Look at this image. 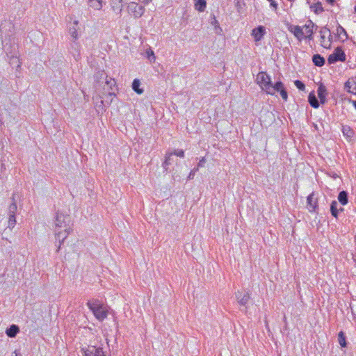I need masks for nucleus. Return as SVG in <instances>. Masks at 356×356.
Instances as JSON below:
<instances>
[{
	"mask_svg": "<svg viewBox=\"0 0 356 356\" xmlns=\"http://www.w3.org/2000/svg\"><path fill=\"white\" fill-rule=\"evenodd\" d=\"M318 97L321 104H325L326 102L327 89L326 87L321 84L317 90Z\"/></svg>",
	"mask_w": 356,
	"mask_h": 356,
	"instance_id": "obj_13",
	"label": "nucleus"
},
{
	"mask_svg": "<svg viewBox=\"0 0 356 356\" xmlns=\"http://www.w3.org/2000/svg\"><path fill=\"white\" fill-rule=\"evenodd\" d=\"M198 171V168H193L189 173L188 176V179L190 180V179H193L194 178V176H195V174L196 172Z\"/></svg>",
	"mask_w": 356,
	"mask_h": 356,
	"instance_id": "obj_39",
	"label": "nucleus"
},
{
	"mask_svg": "<svg viewBox=\"0 0 356 356\" xmlns=\"http://www.w3.org/2000/svg\"><path fill=\"white\" fill-rule=\"evenodd\" d=\"M338 200L342 205H346L348 203V193L344 191H341L338 195Z\"/></svg>",
	"mask_w": 356,
	"mask_h": 356,
	"instance_id": "obj_26",
	"label": "nucleus"
},
{
	"mask_svg": "<svg viewBox=\"0 0 356 356\" xmlns=\"http://www.w3.org/2000/svg\"><path fill=\"white\" fill-rule=\"evenodd\" d=\"M266 29L263 26H259L252 31L251 35L255 42H259L266 34Z\"/></svg>",
	"mask_w": 356,
	"mask_h": 356,
	"instance_id": "obj_11",
	"label": "nucleus"
},
{
	"mask_svg": "<svg viewBox=\"0 0 356 356\" xmlns=\"http://www.w3.org/2000/svg\"><path fill=\"white\" fill-rule=\"evenodd\" d=\"M307 207L310 211H314L317 207V200L314 193H311L307 199Z\"/></svg>",
	"mask_w": 356,
	"mask_h": 356,
	"instance_id": "obj_15",
	"label": "nucleus"
},
{
	"mask_svg": "<svg viewBox=\"0 0 356 356\" xmlns=\"http://www.w3.org/2000/svg\"><path fill=\"white\" fill-rule=\"evenodd\" d=\"M172 153V155H176L179 157L183 158L184 157V152L182 149H177L175 150Z\"/></svg>",
	"mask_w": 356,
	"mask_h": 356,
	"instance_id": "obj_38",
	"label": "nucleus"
},
{
	"mask_svg": "<svg viewBox=\"0 0 356 356\" xmlns=\"http://www.w3.org/2000/svg\"><path fill=\"white\" fill-rule=\"evenodd\" d=\"M312 60L315 65L321 67L325 64V59L320 54H315L312 57Z\"/></svg>",
	"mask_w": 356,
	"mask_h": 356,
	"instance_id": "obj_20",
	"label": "nucleus"
},
{
	"mask_svg": "<svg viewBox=\"0 0 356 356\" xmlns=\"http://www.w3.org/2000/svg\"><path fill=\"white\" fill-rule=\"evenodd\" d=\"M337 205H338V203L335 200L332 201L331 203V205H330L331 213L335 218L337 217L338 212H339V210L337 209Z\"/></svg>",
	"mask_w": 356,
	"mask_h": 356,
	"instance_id": "obj_29",
	"label": "nucleus"
},
{
	"mask_svg": "<svg viewBox=\"0 0 356 356\" xmlns=\"http://www.w3.org/2000/svg\"><path fill=\"white\" fill-rule=\"evenodd\" d=\"M88 6L95 10H99L102 8V0H88Z\"/></svg>",
	"mask_w": 356,
	"mask_h": 356,
	"instance_id": "obj_18",
	"label": "nucleus"
},
{
	"mask_svg": "<svg viewBox=\"0 0 356 356\" xmlns=\"http://www.w3.org/2000/svg\"><path fill=\"white\" fill-rule=\"evenodd\" d=\"M338 341L341 347L346 346V337L342 331H341L338 334Z\"/></svg>",
	"mask_w": 356,
	"mask_h": 356,
	"instance_id": "obj_31",
	"label": "nucleus"
},
{
	"mask_svg": "<svg viewBox=\"0 0 356 356\" xmlns=\"http://www.w3.org/2000/svg\"><path fill=\"white\" fill-rule=\"evenodd\" d=\"M104 90H107L108 91L104 93V95H107L110 97L115 95V90H117L116 82L115 79L112 78L106 77V80L105 81V86L104 87Z\"/></svg>",
	"mask_w": 356,
	"mask_h": 356,
	"instance_id": "obj_9",
	"label": "nucleus"
},
{
	"mask_svg": "<svg viewBox=\"0 0 356 356\" xmlns=\"http://www.w3.org/2000/svg\"><path fill=\"white\" fill-rule=\"evenodd\" d=\"M78 25H79V21L78 20H74L73 22H72V26L70 27V29H69V33L70 34V35L74 38V39H77L79 35H78Z\"/></svg>",
	"mask_w": 356,
	"mask_h": 356,
	"instance_id": "obj_17",
	"label": "nucleus"
},
{
	"mask_svg": "<svg viewBox=\"0 0 356 356\" xmlns=\"http://www.w3.org/2000/svg\"><path fill=\"white\" fill-rule=\"evenodd\" d=\"M308 101H309L310 105L313 108H318V106H319L318 101L317 98L316 97V96L313 93H310L309 95Z\"/></svg>",
	"mask_w": 356,
	"mask_h": 356,
	"instance_id": "obj_24",
	"label": "nucleus"
},
{
	"mask_svg": "<svg viewBox=\"0 0 356 356\" xmlns=\"http://www.w3.org/2000/svg\"><path fill=\"white\" fill-rule=\"evenodd\" d=\"M270 3V6L276 10L277 8V3L274 0H268Z\"/></svg>",
	"mask_w": 356,
	"mask_h": 356,
	"instance_id": "obj_42",
	"label": "nucleus"
},
{
	"mask_svg": "<svg viewBox=\"0 0 356 356\" xmlns=\"http://www.w3.org/2000/svg\"><path fill=\"white\" fill-rule=\"evenodd\" d=\"M342 132H343V135H345L348 137H351L353 134V130L350 128V127H348V126L343 127Z\"/></svg>",
	"mask_w": 356,
	"mask_h": 356,
	"instance_id": "obj_33",
	"label": "nucleus"
},
{
	"mask_svg": "<svg viewBox=\"0 0 356 356\" xmlns=\"http://www.w3.org/2000/svg\"><path fill=\"white\" fill-rule=\"evenodd\" d=\"M311 8L314 9L315 13L318 14L323 11V8L321 2H318L312 6H311Z\"/></svg>",
	"mask_w": 356,
	"mask_h": 356,
	"instance_id": "obj_32",
	"label": "nucleus"
},
{
	"mask_svg": "<svg viewBox=\"0 0 356 356\" xmlns=\"http://www.w3.org/2000/svg\"><path fill=\"white\" fill-rule=\"evenodd\" d=\"M337 35L339 39L342 41L348 38V34L346 30L341 25H339L337 28Z\"/></svg>",
	"mask_w": 356,
	"mask_h": 356,
	"instance_id": "obj_19",
	"label": "nucleus"
},
{
	"mask_svg": "<svg viewBox=\"0 0 356 356\" xmlns=\"http://www.w3.org/2000/svg\"><path fill=\"white\" fill-rule=\"evenodd\" d=\"M152 0H141V1L144 3H148L151 1Z\"/></svg>",
	"mask_w": 356,
	"mask_h": 356,
	"instance_id": "obj_45",
	"label": "nucleus"
},
{
	"mask_svg": "<svg viewBox=\"0 0 356 356\" xmlns=\"http://www.w3.org/2000/svg\"><path fill=\"white\" fill-rule=\"evenodd\" d=\"M71 218L69 214L64 213L60 211L56 213L54 220V229H62L70 228Z\"/></svg>",
	"mask_w": 356,
	"mask_h": 356,
	"instance_id": "obj_3",
	"label": "nucleus"
},
{
	"mask_svg": "<svg viewBox=\"0 0 356 356\" xmlns=\"http://www.w3.org/2000/svg\"><path fill=\"white\" fill-rule=\"evenodd\" d=\"M288 30L293 34L299 42H301L305 38L304 26H300L298 25L291 24L289 26Z\"/></svg>",
	"mask_w": 356,
	"mask_h": 356,
	"instance_id": "obj_8",
	"label": "nucleus"
},
{
	"mask_svg": "<svg viewBox=\"0 0 356 356\" xmlns=\"http://www.w3.org/2000/svg\"><path fill=\"white\" fill-rule=\"evenodd\" d=\"M17 207L16 202L14 201L8 207V214L15 215Z\"/></svg>",
	"mask_w": 356,
	"mask_h": 356,
	"instance_id": "obj_34",
	"label": "nucleus"
},
{
	"mask_svg": "<svg viewBox=\"0 0 356 356\" xmlns=\"http://www.w3.org/2000/svg\"><path fill=\"white\" fill-rule=\"evenodd\" d=\"M111 4L115 11L120 12L122 9V0H111Z\"/></svg>",
	"mask_w": 356,
	"mask_h": 356,
	"instance_id": "obj_23",
	"label": "nucleus"
},
{
	"mask_svg": "<svg viewBox=\"0 0 356 356\" xmlns=\"http://www.w3.org/2000/svg\"><path fill=\"white\" fill-rule=\"evenodd\" d=\"M84 356H109L106 355L100 347L95 346H88L86 350H83Z\"/></svg>",
	"mask_w": 356,
	"mask_h": 356,
	"instance_id": "obj_10",
	"label": "nucleus"
},
{
	"mask_svg": "<svg viewBox=\"0 0 356 356\" xmlns=\"http://www.w3.org/2000/svg\"><path fill=\"white\" fill-rule=\"evenodd\" d=\"M238 303L242 306L246 305L250 300V295L248 293L241 294L239 291L236 295Z\"/></svg>",
	"mask_w": 356,
	"mask_h": 356,
	"instance_id": "obj_14",
	"label": "nucleus"
},
{
	"mask_svg": "<svg viewBox=\"0 0 356 356\" xmlns=\"http://www.w3.org/2000/svg\"><path fill=\"white\" fill-rule=\"evenodd\" d=\"M344 87H345V88L347 90V91L348 92L352 93L353 90H350L351 88H352V85H351V83L349 81H347L345 83Z\"/></svg>",
	"mask_w": 356,
	"mask_h": 356,
	"instance_id": "obj_41",
	"label": "nucleus"
},
{
	"mask_svg": "<svg viewBox=\"0 0 356 356\" xmlns=\"http://www.w3.org/2000/svg\"><path fill=\"white\" fill-rule=\"evenodd\" d=\"M326 1L331 4V5H333V3H334L335 0H326Z\"/></svg>",
	"mask_w": 356,
	"mask_h": 356,
	"instance_id": "obj_44",
	"label": "nucleus"
},
{
	"mask_svg": "<svg viewBox=\"0 0 356 356\" xmlns=\"http://www.w3.org/2000/svg\"><path fill=\"white\" fill-rule=\"evenodd\" d=\"M206 163V159L204 157H202L198 162L197 165V167L196 168H198V169L200 168H202L204 166V164Z\"/></svg>",
	"mask_w": 356,
	"mask_h": 356,
	"instance_id": "obj_40",
	"label": "nucleus"
},
{
	"mask_svg": "<svg viewBox=\"0 0 356 356\" xmlns=\"http://www.w3.org/2000/svg\"><path fill=\"white\" fill-rule=\"evenodd\" d=\"M294 85L296 86L297 88H298L300 90H304L305 89V84L299 81V80H296L294 81Z\"/></svg>",
	"mask_w": 356,
	"mask_h": 356,
	"instance_id": "obj_36",
	"label": "nucleus"
},
{
	"mask_svg": "<svg viewBox=\"0 0 356 356\" xmlns=\"http://www.w3.org/2000/svg\"><path fill=\"white\" fill-rule=\"evenodd\" d=\"M145 56L148 58V60L151 63H154L156 60V56L153 51V50L151 49V47H149L145 51Z\"/></svg>",
	"mask_w": 356,
	"mask_h": 356,
	"instance_id": "obj_28",
	"label": "nucleus"
},
{
	"mask_svg": "<svg viewBox=\"0 0 356 356\" xmlns=\"http://www.w3.org/2000/svg\"><path fill=\"white\" fill-rule=\"evenodd\" d=\"M172 156V153L168 152L165 156V161L163 163V167L165 171L168 170V166L172 164L171 163V157Z\"/></svg>",
	"mask_w": 356,
	"mask_h": 356,
	"instance_id": "obj_27",
	"label": "nucleus"
},
{
	"mask_svg": "<svg viewBox=\"0 0 356 356\" xmlns=\"http://www.w3.org/2000/svg\"><path fill=\"white\" fill-rule=\"evenodd\" d=\"M256 81L261 89L266 94L275 95V84L272 83L270 76L266 72H259L257 75Z\"/></svg>",
	"mask_w": 356,
	"mask_h": 356,
	"instance_id": "obj_1",
	"label": "nucleus"
},
{
	"mask_svg": "<svg viewBox=\"0 0 356 356\" xmlns=\"http://www.w3.org/2000/svg\"><path fill=\"white\" fill-rule=\"evenodd\" d=\"M321 44L324 48H330L332 44V35L330 31L327 27L322 28L320 31Z\"/></svg>",
	"mask_w": 356,
	"mask_h": 356,
	"instance_id": "obj_4",
	"label": "nucleus"
},
{
	"mask_svg": "<svg viewBox=\"0 0 356 356\" xmlns=\"http://www.w3.org/2000/svg\"><path fill=\"white\" fill-rule=\"evenodd\" d=\"M106 77H108V76L104 72H98L95 74V79L97 81H99L100 79H104L106 81Z\"/></svg>",
	"mask_w": 356,
	"mask_h": 356,
	"instance_id": "obj_35",
	"label": "nucleus"
},
{
	"mask_svg": "<svg viewBox=\"0 0 356 356\" xmlns=\"http://www.w3.org/2000/svg\"><path fill=\"white\" fill-rule=\"evenodd\" d=\"M277 92H280L282 98L284 101H287V99H288L287 92L284 88V84L281 81H277L275 83V94Z\"/></svg>",
	"mask_w": 356,
	"mask_h": 356,
	"instance_id": "obj_12",
	"label": "nucleus"
},
{
	"mask_svg": "<svg viewBox=\"0 0 356 356\" xmlns=\"http://www.w3.org/2000/svg\"><path fill=\"white\" fill-rule=\"evenodd\" d=\"M195 8L199 12L204 11L207 7V2L205 0H195Z\"/></svg>",
	"mask_w": 356,
	"mask_h": 356,
	"instance_id": "obj_21",
	"label": "nucleus"
},
{
	"mask_svg": "<svg viewBox=\"0 0 356 356\" xmlns=\"http://www.w3.org/2000/svg\"><path fill=\"white\" fill-rule=\"evenodd\" d=\"M140 81L138 79H135L132 83V89L138 94L140 95L143 92V90L140 88Z\"/></svg>",
	"mask_w": 356,
	"mask_h": 356,
	"instance_id": "obj_25",
	"label": "nucleus"
},
{
	"mask_svg": "<svg viewBox=\"0 0 356 356\" xmlns=\"http://www.w3.org/2000/svg\"><path fill=\"white\" fill-rule=\"evenodd\" d=\"M87 305L99 321H102L107 317V309L99 301H88Z\"/></svg>",
	"mask_w": 356,
	"mask_h": 356,
	"instance_id": "obj_2",
	"label": "nucleus"
},
{
	"mask_svg": "<svg viewBox=\"0 0 356 356\" xmlns=\"http://www.w3.org/2000/svg\"><path fill=\"white\" fill-rule=\"evenodd\" d=\"M317 29V26L312 20H308L304 25V33L305 35H307L310 33H314V29Z\"/></svg>",
	"mask_w": 356,
	"mask_h": 356,
	"instance_id": "obj_16",
	"label": "nucleus"
},
{
	"mask_svg": "<svg viewBox=\"0 0 356 356\" xmlns=\"http://www.w3.org/2000/svg\"><path fill=\"white\" fill-rule=\"evenodd\" d=\"M16 224L15 215L8 214V227L13 229Z\"/></svg>",
	"mask_w": 356,
	"mask_h": 356,
	"instance_id": "obj_30",
	"label": "nucleus"
},
{
	"mask_svg": "<svg viewBox=\"0 0 356 356\" xmlns=\"http://www.w3.org/2000/svg\"><path fill=\"white\" fill-rule=\"evenodd\" d=\"M211 24L215 27L216 29H220L221 31V29H220V27L219 26V23H218V20L216 19L215 16H213L212 17V20L211 22Z\"/></svg>",
	"mask_w": 356,
	"mask_h": 356,
	"instance_id": "obj_37",
	"label": "nucleus"
},
{
	"mask_svg": "<svg viewBox=\"0 0 356 356\" xmlns=\"http://www.w3.org/2000/svg\"><path fill=\"white\" fill-rule=\"evenodd\" d=\"M127 8L129 13L136 18L140 17L145 13V8L136 2H130Z\"/></svg>",
	"mask_w": 356,
	"mask_h": 356,
	"instance_id": "obj_5",
	"label": "nucleus"
},
{
	"mask_svg": "<svg viewBox=\"0 0 356 356\" xmlns=\"http://www.w3.org/2000/svg\"><path fill=\"white\" fill-rule=\"evenodd\" d=\"M313 34L314 33H310V34H308L307 35H305V38H307L309 40H313Z\"/></svg>",
	"mask_w": 356,
	"mask_h": 356,
	"instance_id": "obj_43",
	"label": "nucleus"
},
{
	"mask_svg": "<svg viewBox=\"0 0 356 356\" xmlns=\"http://www.w3.org/2000/svg\"><path fill=\"white\" fill-rule=\"evenodd\" d=\"M19 332V327L15 325H12L8 329L6 330V334L10 337H14Z\"/></svg>",
	"mask_w": 356,
	"mask_h": 356,
	"instance_id": "obj_22",
	"label": "nucleus"
},
{
	"mask_svg": "<svg viewBox=\"0 0 356 356\" xmlns=\"http://www.w3.org/2000/svg\"><path fill=\"white\" fill-rule=\"evenodd\" d=\"M353 104L356 109V101H353Z\"/></svg>",
	"mask_w": 356,
	"mask_h": 356,
	"instance_id": "obj_47",
	"label": "nucleus"
},
{
	"mask_svg": "<svg viewBox=\"0 0 356 356\" xmlns=\"http://www.w3.org/2000/svg\"><path fill=\"white\" fill-rule=\"evenodd\" d=\"M355 84V86L353 88L352 93L356 95V83Z\"/></svg>",
	"mask_w": 356,
	"mask_h": 356,
	"instance_id": "obj_46",
	"label": "nucleus"
},
{
	"mask_svg": "<svg viewBox=\"0 0 356 356\" xmlns=\"http://www.w3.org/2000/svg\"><path fill=\"white\" fill-rule=\"evenodd\" d=\"M70 228H65L62 229H54L56 240L58 241V245L57 248V252H58L60 249V246L62 243L64 242L65 238L67 237L69 234L71 232Z\"/></svg>",
	"mask_w": 356,
	"mask_h": 356,
	"instance_id": "obj_6",
	"label": "nucleus"
},
{
	"mask_svg": "<svg viewBox=\"0 0 356 356\" xmlns=\"http://www.w3.org/2000/svg\"><path fill=\"white\" fill-rule=\"evenodd\" d=\"M345 60L346 55L343 51L339 47H337L327 58V61L330 64L335 63L337 61H344Z\"/></svg>",
	"mask_w": 356,
	"mask_h": 356,
	"instance_id": "obj_7",
	"label": "nucleus"
},
{
	"mask_svg": "<svg viewBox=\"0 0 356 356\" xmlns=\"http://www.w3.org/2000/svg\"><path fill=\"white\" fill-rule=\"evenodd\" d=\"M354 9H355V11L356 12V6H355V8H354Z\"/></svg>",
	"mask_w": 356,
	"mask_h": 356,
	"instance_id": "obj_48",
	"label": "nucleus"
}]
</instances>
